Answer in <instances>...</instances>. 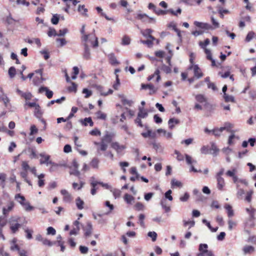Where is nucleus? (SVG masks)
<instances>
[{
	"label": "nucleus",
	"instance_id": "nucleus-15",
	"mask_svg": "<svg viewBox=\"0 0 256 256\" xmlns=\"http://www.w3.org/2000/svg\"><path fill=\"white\" fill-rule=\"evenodd\" d=\"M160 71L159 69L158 68L155 70L154 74L148 76L147 78L148 80H151L155 76H156V82H158L160 80H161V77L160 76Z\"/></svg>",
	"mask_w": 256,
	"mask_h": 256
},
{
	"label": "nucleus",
	"instance_id": "nucleus-57",
	"mask_svg": "<svg viewBox=\"0 0 256 256\" xmlns=\"http://www.w3.org/2000/svg\"><path fill=\"white\" fill-rule=\"evenodd\" d=\"M59 22V17L58 14L53 15L52 19L51 22L53 24H57Z\"/></svg>",
	"mask_w": 256,
	"mask_h": 256
},
{
	"label": "nucleus",
	"instance_id": "nucleus-52",
	"mask_svg": "<svg viewBox=\"0 0 256 256\" xmlns=\"http://www.w3.org/2000/svg\"><path fill=\"white\" fill-rule=\"evenodd\" d=\"M211 150L213 151L212 154L214 156H216L217 155V154L219 151L218 148H217L216 146L214 143L212 144Z\"/></svg>",
	"mask_w": 256,
	"mask_h": 256
},
{
	"label": "nucleus",
	"instance_id": "nucleus-61",
	"mask_svg": "<svg viewBox=\"0 0 256 256\" xmlns=\"http://www.w3.org/2000/svg\"><path fill=\"white\" fill-rule=\"evenodd\" d=\"M22 167L24 170V171H28L30 169V167L26 161H22Z\"/></svg>",
	"mask_w": 256,
	"mask_h": 256
},
{
	"label": "nucleus",
	"instance_id": "nucleus-42",
	"mask_svg": "<svg viewBox=\"0 0 256 256\" xmlns=\"http://www.w3.org/2000/svg\"><path fill=\"white\" fill-rule=\"evenodd\" d=\"M110 191L112 192L113 196L115 198H116L120 196L121 192L120 190L112 188Z\"/></svg>",
	"mask_w": 256,
	"mask_h": 256
},
{
	"label": "nucleus",
	"instance_id": "nucleus-38",
	"mask_svg": "<svg viewBox=\"0 0 256 256\" xmlns=\"http://www.w3.org/2000/svg\"><path fill=\"white\" fill-rule=\"evenodd\" d=\"M130 37L126 35L123 36L122 38V44L124 46L128 45L130 44Z\"/></svg>",
	"mask_w": 256,
	"mask_h": 256
},
{
	"label": "nucleus",
	"instance_id": "nucleus-39",
	"mask_svg": "<svg viewBox=\"0 0 256 256\" xmlns=\"http://www.w3.org/2000/svg\"><path fill=\"white\" fill-rule=\"evenodd\" d=\"M236 188H238L236 196L238 198H242L243 195L244 194V190L242 188H239L238 184H236Z\"/></svg>",
	"mask_w": 256,
	"mask_h": 256
},
{
	"label": "nucleus",
	"instance_id": "nucleus-30",
	"mask_svg": "<svg viewBox=\"0 0 256 256\" xmlns=\"http://www.w3.org/2000/svg\"><path fill=\"white\" fill-rule=\"evenodd\" d=\"M178 124L180 123V120L175 118H171L168 120V124L169 126V128L170 129H172L174 127V125L173 124Z\"/></svg>",
	"mask_w": 256,
	"mask_h": 256
},
{
	"label": "nucleus",
	"instance_id": "nucleus-5",
	"mask_svg": "<svg viewBox=\"0 0 256 256\" xmlns=\"http://www.w3.org/2000/svg\"><path fill=\"white\" fill-rule=\"evenodd\" d=\"M78 166H79V165H78V163L76 160V159H74L72 162V166H69V168L70 169H72V168H74V172L70 171V175H74L76 176L80 177V172L78 170Z\"/></svg>",
	"mask_w": 256,
	"mask_h": 256
},
{
	"label": "nucleus",
	"instance_id": "nucleus-25",
	"mask_svg": "<svg viewBox=\"0 0 256 256\" xmlns=\"http://www.w3.org/2000/svg\"><path fill=\"white\" fill-rule=\"evenodd\" d=\"M148 116V114L147 112L144 110L143 108H139L138 112V117H140L142 118H144L147 117Z\"/></svg>",
	"mask_w": 256,
	"mask_h": 256
},
{
	"label": "nucleus",
	"instance_id": "nucleus-8",
	"mask_svg": "<svg viewBox=\"0 0 256 256\" xmlns=\"http://www.w3.org/2000/svg\"><path fill=\"white\" fill-rule=\"evenodd\" d=\"M46 92V96L50 99L51 98L54 94V92L52 90L48 89V88L46 86H41L38 89V93H42L43 92Z\"/></svg>",
	"mask_w": 256,
	"mask_h": 256
},
{
	"label": "nucleus",
	"instance_id": "nucleus-20",
	"mask_svg": "<svg viewBox=\"0 0 256 256\" xmlns=\"http://www.w3.org/2000/svg\"><path fill=\"white\" fill-rule=\"evenodd\" d=\"M110 62L112 65L116 66L120 64L114 53H110L108 55Z\"/></svg>",
	"mask_w": 256,
	"mask_h": 256
},
{
	"label": "nucleus",
	"instance_id": "nucleus-36",
	"mask_svg": "<svg viewBox=\"0 0 256 256\" xmlns=\"http://www.w3.org/2000/svg\"><path fill=\"white\" fill-rule=\"evenodd\" d=\"M15 199L17 200L20 204L21 202L22 203L23 202L24 203H26V202L25 198L20 194H16Z\"/></svg>",
	"mask_w": 256,
	"mask_h": 256
},
{
	"label": "nucleus",
	"instance_id": "nucleus-32",
	"mask_svg": "<svg viewBox=\"0 0 256 256\" xmlns=\"http://www.w3.org/2000/svg\"><path fill=\"white\" fill-rule=\"evenodd\" d=\"M5 22L7 24L11 25L14 24V22H17V20L14 19L12 18L11 14H10L9 15L6 17Z\"/></svg>",
	"mask_w": 256,
	"mask_h": 256
},
{
	"label": "nucleus",
	"instance_id": "nucleus-18",
	"mask_svg": "<svg viewBox=\"0 0 256 256\" xmlns=\"http://www.w3.org/2000/svg\"><path fill=\"white\" fill-rule=\"evenodd\" d=\"M217 180V188L219 190H222L225 186L224 178L222 177L216 178Z\"/></svg>",
	"mask_w": 256,
	"mask_h": 256
},
{
	"label": "nucleus",
	"instance_id": "nucleus-23",
	"mask_svg": "<svg viewBox=\"0 0 256 256\" xmlns=\"http://www.w3.org/2000/svg\"><path fill=\"white\" fill-rule=\"evenodd\" d=\"M17 240L16 238H14L11 242L10 250L12 251L14 250H20L19 246L16 244Z\"/></svg>",
	"mask_w": 256,
	"mask_h": 256
},
{
	"label": "nucleus",
	"instance_id": "nucleus-41",
	"mask_svg": "<svg viewBox=\"0 0 256 256\" xmlns=\"http://www.w3.org/2000/svg\"><path fill=\"white\" fill-rule=\"evenodd\" d=\"M153 30L150 28H147L145 30H142L141 33L142 34L143 36H144L146 38H148V36L149 34H151Z\"/></svg>",
	"mask_w": 256,
	"mask_h": 256
},
{
	"label": "nucleus",
	"instance_id": "nucleus-3",
	"mask_svg": "<svg viewBox=\"0 0 256 256\" xmlns=\"http://www.w3.org/2000/svg\"><path fill=\"white\" fill-rule=\"evenodd\" d=\"M111 147L114 150L118 156H122L124 154V150L126 148L124 145H120L118 142H112L111 144Z\"/></svg>",
	"mask_w": 256,
	"mask_h": 256
},
{
	"label": "nucleus",
	"instance_id": "nucleus-49",
	"mask_svg": "<svg viewBox=\"0 0 256 256\" xmlns=\"http://www.w3.org/2000/svg\"><path fill=\"white\" fill-rule=\"evenodd\" d=\"M136 18L138 20H142V22H146L147 18H148V16L144 14H138Z\"/></svg>",
	"mask_w": 256,
	"mask_h": 256
},
{
	"label": "nucleus",
	"instance_id": "nucleus-21",
	"mask_svg": "<svg viewBox=\"0 0 256 256\" xmlns=\"http://www.w3.org/2000/svg\"><path fill=\"white\" fill-rule=\"evenodd\" d=\"M50 164H51V166L49 169L50 172H53L57 170L58 166H66L64 164H58L52 162H50Z\"/></svg>",
	"mask_w": 256,
	"mask_h": 256
},
{
	"label": "nucleus",
	"instance_id": "nucleus-37",
	"mask_svg": "<svg viewBox=\"0 0 256 256\" xmlns=\"http://www.w3.org/2000/svg\"><path fill=\"white\" fill-rule=\"evenodd\" d=\"M124 200L127 204H130L134 200V198L128 194H126L124 196Z\"/></svg>",
	"mask_w": 256,
	"mask_h": 256
},
{
	"label": "nucleus",
	"instance_id": "nucleus-7",
	"mask_svg": "<svg viewBox=\"0 0 256 256\" xmlns=\"http://www.w3.org/2000/svg\"><path fill=\"white\" fill-rule=\"evenodd\" d=\"M194 24L196 27L204 30H214L213 26L208 23L194 21Z\"/></svg>",
	"mask_w": 256,
	"mask_h": 256
},
{
	"label": "nucleus",
	"instance_id": "nucleus-62",
	"mask_svg": "<svg viewBox=\"0 0 256 256\" xmlns=\"http://www.w3.org/2000/svg\"><path fill=\"white\" fill-rule=\"evenodd\" d=\"M56 234V231L55 230V229L52 227V226H49L48 228H47V234H48V235H52V236H54Z\"/></svg>",
	"mask_w": 256,
	"mask_h": 256
},
{
	"label": "nucleus",
	"instance_id": "nucleus-40",
	"mask_svg": "<svg viewBox=\"0 0 256 256\" xmlns=\"http://www.w3.org/2000/svg\"><path fill=\"white\" fill-rule=\"evenodd\" d=\"M234 138L236 139H239V137L238 136H236L234 133H231V134L228 137V144L229 145H232L234 144V142L232 140Z\"/></svg>",
	"mask_w": 256,
	"mask_h": 256
},
{
	"label": "nucleus",
	"instance_id": "nucleus-1",
	"mask_svg": "<svg viewBox=\"0 0 256 256\" xmlns=\"http://www.w3.org/2000/svg\"><path fill=\"white\" fill-rule=\"evenodd\" d=\"M82 38V40L84 42L83 44L84 46L83 58L86 60H90L91 58L90 48L86 44V42H90L92 46L94 48H97L98 45V38L94 33L89 34H84Z\"/></svg>",
	"mask_w": 256,
	"mask_h": 256
},
{
	"label": "nucleus",
	"instance_id": "nucleus-27",
	"mask_svg": "<svg viewBox=\"0 0 256 256\" xmlns=\"http://www.w3.org/2000/svg\"><path fill=\"white\" fill-rule=\"evenodd\" d=\"M76 203L78 210H82L84 208V202L80 197L76 198Z\"/></svg>",
	"mask_w": 256,
	"mask_h": 256
},
{
	"label": "nucleus",
	"instance_id": "nucleus-19",
	"mask_svg": "<svg viewBox=\"0 0 256 256\" xmlns=\"http://www.w3.org/2000/svg\"><path fill=\"white\" fill-rule=\"evenodd\" d=\"M60 193L64 196L63 200L66 202H70L71 200V196L66 190H62Z\"/></svg>",
	"mask_w": 256,
	"mask_h": 256
},
{
	"label": "nucleus",
	"instance_id": "nucleus-35",
	"mask_svg": "<svg viewBox=\"0 0 256 256\" xmlns=\"http://www.w3.org/2000/svg\"><path fill=\"white\" fill-rule=\"evenodd\" d=\"M222 132L223 130H221V127L220 128H216L212 130V134L216 137H219Z\"/></svg>",
	"mask_w": 256,
	"mask_h": 256
},
{
	"label": "nucleus",
	"instance_id": "nucleus-33",
	"mask_svg": "<svg viewBox=\"0 0 256 256\" xmlns=\"http://www.w3.org/2000/svg\"><path fill=\"white\" fill-rule=\"evenodd\" d=\"M160 205L162 206V208L164 210L165 212H170V206H166V200H161Z\"/></svg>",
	"mask_w": 256,
	"mask_h": 256
},
{
	"label": "nucleus",
	"instance_id": "nucleus-45",
	"mask_svg": "<svg viewBox=\"0 0 256 256\" xmlns=\"http://www.w3.org/2000/svg\"><path fill=\"white\" fill-rule=\"evenodd\" d=\"M161 70L166 74H170L172 72L171 68L170 66H167L164 64L162 66Z\"/></svg>",
	"mask_w": 256,
	"mask_h": 256
},
{
	"label": "nucleus",
	"instance_id": "nucleus-46",
	"mask_svg": "<svg viewBox=\"0 0 256 256\" xmlns=\"http://www.w3.org/2000/svg\"><path fill=\"white\" fill-rule=\"evenodd\" d=\"M16 70L14 67L11 66L8 70V74L10 78H14L16 75Z\"/></svg>",
	"mask_w": 256,
	"mask_h": 256
},
{
	"label": "nucleus",
	"instance_id": "nucleus-29",
	"mask_svg": "<svg viewBox=\"0 0 256 256\" xmlns=\"http://www.w3.org/2000/svg\"><path fill=\"white\" fill-rule=\"evenodd\" d=\"M21 205L24 208V210L27 212H30L34 210V207L30 206L29 202H26V203L21 202Z\"/></svg>",
	"mask_w": 256,
	"mask_h": 256
},
{
	"label": "nucleus",
	"instance_id": "nucleus-60",
	"mask_svg": "<svg viewBox=\"0 0 256 256\" xmlns=\"http://www.w3.org/2000/svg\"><path fill=\"white\" fill-rule=\"evenodd\" d=\"M97 184H100V185L102 186V187H104L106 189L110 190L112 188V187L110 185H109L108 184L104 183L103 182H98V181H97Z\"/></svg>",
	"mask_w": 256,
	"mask_h": 256
},
{
	"label": "nucleus",
	"instance_id": "nucleus-48",
	"mask_svg": "<svg viewBox=\"0 0 256 256\" xmlns=\"http://www.w3.org/2000/svg\"><path fill=\"white\" fill-rule=\"evenodd\" d=\"M190 65L189 66V69L192 70V66H194V54L193 52H191L190 55Z\"/></svg>",
	"mask_w": 256,
	"mask_h": 256
},
{
	"label": "nucleus",
	"instance_id": "nucleus-58",
	"mask_svg": "<svg viewBox=\"0 0 256 256\" xmlns=\"http://www.w3.org/2000/svg\"><path fill=\"white\" fill-rule=\"evenodd\" d=\"M168 12H170V14L174 16H178V14H180L182 12V10L180 8H178L176 11L170 8L168 10Z\"/></svg>",
	"mask_w": 256,
	"mask_h": 256
},
{
	"label": "nucleus",
	"instance_id": "nucleus-16",
	"mask_svg": "<svg viewBox=\"0 0 256 256\" xmlns=\"http://www.w3.org/2000/svg\"><path fill=\"white\" fill-rule=\"evenodd\" d=\"M234 125L229 122H226L224 124V126L222 127H221V130H226L228 132L231 133H234V130H232L231 129L233 128Z\"/></svg>",
	"mask_w": 256,
	"mask_h": 256
},
{
	"label": "nucleus",
	"instance_id": "nucleus-50",
	"mask_svg": "<svg viewBox=\"0 0 256 256\" xmlns=\"http://www.w3.org/2000/svg\"><path fill=\"white\" fill-rule=\"evenodd\" d=\"M116 82L113 84L112 87L114 90H118V87L120 85V80L118 78V74H116Z\"/></svg>",
	"mask_w": 256,
	"mask_h": 256
},
{
	"label": "nucleus",
	"instance_id": "nucleus-17",
	"mask_svg": "<svg viewBox=\"0 0 256 256\" xmlns=\"http://www.w3.org/2000/svg\"><path fill=\"white\" fill-rule=\"evenodd\" d=\"M94 144L96 146H98L99 147L98 148L97 150L98 152L100 150L101 151H105L107 149L108 145L106 144L102 141L100 142H94Z\"/></svg>",
	"mask_w": 256,
	"mask_h": 256
},
{
	"label": "nucleus",
	"instance_id": "nucleus-55",
	"mask_svg": "<svg viewBox=\"0 0 256 256\" xmlns=\"http://www.w3.org/2000/svg\"><path fill=\"white\" fill-rule=\"evenodd\" d=\"M154 12L156 14H158V16H160V15L166 14L168 12V10H161L160 8H156V10L154 11Z\"/></svg>",
	"mask_w": 256,
	"mask_h": 256
},
{
	"label": "nucleus",
	"instance_id": "nucleus-10",
	"mask_svg": "<svg viewBox=\"0 0 256 256\" xmlns=\"http://www.w3.org/2000/svg\"><path fill=\"white\" fill-rule=\"evenodd\" d=\"M42 158L40 160V164H46V166L50 164V162H52L50 160V156L45 154L44 153H41L40 154Z\"/></svg>",
	"mask_w": 256,
	"mask_h": 256
},
{
	"label": "nucleus",
	"instance_id": "nucleus-11",
	"mask_svg": "<svg viewBox=\"0 0 256 256\" xmlns=\"http://www.w3.org/2000/svg\"><path fill=\"white\" fill-rule=\"evenodd\" d=\"M82 229L85 232L84 236L86 237L89 236L92 233V226L91 222H88L86 227L82 226Z\"/></svg>",
	"mask_w": 256,
	"mask_h": 256
},
{
	"label": "nucleus",
	"instance_id": "nucleus-4",
	"mask_svg": "<svg viewBox=\"0 0 256 256\" xmlns=\"http://www.w3.org/2000/svg\"><path fill=\"white\" fill-rule=\"evenodd\" d=\"M196 100L200 103H204V106L212 109V106L207 102V98L204 94H198L195 96Z\"/></svg>",
	"mask_w": 256,
	"mask_h": 256
},
{
	"label": "nucleus",
	"instance_id": "nucleus-47",
	"mask_svg": "<svg viewBox=\"0 0 256 256\" xmlns=\"http://www.w3.org/2000/svg\"><path fill=\"white\" fill-rule=\"evenodd\" d=\"M42 243L44 246H52V245L56 244V242H51L50 240L46 239L44 238L43 241L42 242Z\"/></svg>",
	"mask_w": 256,
	"mask_h": 256
},
{
	"label": "nucleus",
	"instance_id": "nucleus-24",
	"mask_svg": "<svg viewBox=\"0 0 256 256\" xmlns=\"http://www.w3.org/2000/svg\"><path fill=\"white\" fill-rule=\"evenodd\" d=\"M81 123L82 125L84 126H86L88 125V124H89L90 126H92L94 125V122L91 118H86L84 120H80Z\"/></svg>",
	"mask_w": 256,
	"mask_h": 256
},
{
	"label": "nucleus",
	"instance_id": "nucleus-53",
	"mask_svg": "<svg viewBox=\"0 0 256 256\" xmlns=\"http://www.w3.org/2000/svg\"><path fill=\"white\" fill-rule=\"evenodd\" d=\"M145 218V216L144 214H141L139 216V223L142 227L144 228V219Z\"/></svg>",
	"mask_w": 256,
	"mask_h": 256
},
{
	"label": "nucleus",
	"instance_id": "nucleus-56",
	"mask_svg": "<svg viewBox=\"0 0 256 256\" xmlns=\"http://www.w3.org/2000/svg\"><path fill=\"white\" fill-rule=\"evenodd\" d=\"M68 90L70 92H76L77 90V84L74 82H72V86L68 88Z\"/></svg>",
	"mask_w": 256,
	"mask_h": 256
},
{
	"label": "nucleus",
	"instance_id": "nucleus-22",
	"mask_svg": "<svg viewBox=\"0 0 256 256\" xmlns=\"http://www.w3.org/2000/svg\"><path fill=\"white\" fill-rule=\"evenodd\" d=\"M112 138V134L106 132V134L102 138V141L106 143H110Z\"/></svg>",
	"mask_w": 256,
	"mask_h": 256
},
{
	"label": "nucleus",
	"instance_id": "nucleus-51",
	"mask_svg": "<svg viewBox=\"0 0 256 256\" xmlns=\"http://www.w3.org/2000/svg\"><path fill=\"white\" fill-rule=\"evenodd\" d=\"M48 36L51 37L52 36H58V34H56V30L54 28H50L48 32Z\"/></svg>",
	"mask_w": 256,
	"mask_h": 256
},
{
	"label": "nucleus",
	"instance_id": "nucleus-26",
	"mask_svg": "<svg viewBox=\"0 0 256 256\" xmlns=\"http://www.w3.org/2000/svg\"><path fill=\"white\" fill-rule=\"evenodd\" d=\"M78 10L80 12L83 16H88L87 12L88 9L85 8L84 5H79Z\"/></svg>",
	"mask_w": 256,
	"mask_h": 256
},
{
	"label": "nucleus",
	"instance_id": "nucleus-44",
	"mask_svg": "<svg viewBox=\"0 0 256 256\" xmlns=\"http://www.w3.org/2000/svg\"><path fill=\"white\" fill-rule=\"evenodd\" d=\"M99 160L97 158H94L90 162V166L94 168H98Z\"/></svg>",
	"mask_w": 256,
	"mask_h": 256
},
{
	"label": "nucleus",
	"instance_id": "nucleus-59",
	"mask_svg": "<svg viewBox=\"0 0 256 256\" xmlns=\"http://www.w3.org/2000/svg\"><path fill=\"white\" fill-rule=\"evenodd\" d=\"M184 226H186L187 225H190L189 228L194 226L195 224V222L194 220L192 221H186V220H183Z\"/></svg>",
	"mask_w": 256,
	"mask_h": 256
},
{
	"label": "nucleus",
	"instance_id": "nucleus-12",
	"mask_svg": "<svg viewBox=\"0 0 256 256\" xmlns=\"http://www.w3.org/2000/svg\"><path fill=\"white\" fill-rule=\"evenodd\" d=\"M236 169L234 168L232 170H228L226 172V174L230 177H232L234 183H236L238 182L240 179L238 178V176L236 175Z\"/></svg>",
	"mask_w": 256,
	"mask_h": 256
},
{
	"label": "nucleus",
	"instance_id": "nucleus-6",
	"mask_svg": "<svg viewBox=\"0 0 256 256\" xmlns=\"http://www.w3.org/2000/svg\"><path fill=\"white\" fill-rule=\"evenodd\" d=\"M34 114L36 117L40 120L44 124V129L46 128V120L42 118V112L40 110V106H38L37 108H36L34 109Z\"/></svg>",
	"mask_w": 256,
	"mask_h": 256
},
{
	"label": "nucleus",
	"instance_id": "nucleus-34",
	"mask_svg": "<svg viewBox=\"0 0 256 256\" xmlns=\"http://www.w3.org/2000/svg\"><path fill=\"white\" fill-rule=\"evenodd\" d=\"M223 98L224 100V101L226 102H235V100L234 96H229L227 94H224Z\"/></svg>",
	"mask_w": 256,
	"mask_h": 256
},
{
	"label": "nucleus",
	"instance_id": "nucleus-64",
	"mask_svg": "<svg viewBox=\"0 0 256 256\" xmlns=\"http://www.w3.org/2000/svg\"><path fill=\"white\" fill-rule=\"evenodd\" d=\"M148 236L150 237L152 239V240L153 242H154L156 240V237H157V234L154 232H148Z\"/></svg>",
	"mask_w": 256,
	"mask_h": 256
},
{
	"label": "nucleus",
	"instance_id": "nucleus-9",
	"mask_svg": "<svg viewBox=\"0 0 256 256\" xmlns=\"http://www.w3.org/2000/svg\"><path fill=\"white\" fill-rule=\"evenodd\" d=\"M242 251L244 256L251 254L255 252V248L252 246L246 244L243 246Z\"/></svg>",
	"mask_w": 256,
	"mask_h": 256
},
{
	"label": "nucleus",
	"instance_id": "nucleus-28",
	"mask_svg": "<svg viewBox=\"0 0 256 256\" xmlns=\"http://www.w3.org/2000/svg\"><path fill=\"white\" fill-rule=\"evenodd\" d=\"M224 208L227 210L228 216L229 218L232 217L234 215V211L231 206L226 204L224 206Z\"/></svg>",
	"mask_w": 256,
	"mask_h": 256
},
{
	"label": "nucleus",
	"instance_id": "nucleus-54",
	"mask_svg": "<svg viewBox=\"0 0 256 256\" xmlns=\"http://www.w3.org/2000/svg\"><path fill=\"white\" fill-rule=\"evenodd\" d=\"M171 184L172 187H174V186H178V187H182V184L181 182L176 180L175 179H172L171 181Z\"/></svg>",
	"mask_w": 256,
	"mask_h": 256
},
{
	"label": "nucleus",
	"instance_id": "nucleus-63",
	"mask_svg": "<svg viewBox=\"0 0 256 256\" xmlns=\"http://www.w3.org/2000/svg\"><path fill=\"white\" fill-rule=\"evenodd\" d=\"M90 134L92 136H100L101 132L98 128H94L90 132Z\"/></svg>",
	"mask_w": 256,
	"mask_h": 256
},
{
	"label": "nucleus",
	"instance_id": "nucleus-2",
	"mask_svg": "<svg viewBox=\"0 0 256 256\" xmlns=\"http://www.w3.org/2000/svg\"><path fill=\"white\" fill-rule=\"evenodd\" d=\"M20 219V217H11L8 220V223L10 225V230L12 233L15 234L17 232L19 228L21 226V224L18 222Z\"/></svg>",
	"mask_w": 256,
	"mask_h": 256
},
{
	"label": "nucleus",
	"instance_id": "nucleus-31",
	"mask_svg": "<svg viewBox=\"0 0 256 256\" xmlns=\"http://www.w3.org/2000/svg\"><path fill=\"white\" fill-rule=\"evenodd\" d=\"M14 206V205L13 202H10V205L8 206V208H3L2 212L4 215L6 216L8 214V212L12 209Z\"/></svg>",
	"mask_w": 256,
	"mask_h": 256
},
{
	"label": "nucleus",
	"instance_id": "nucleus-13",
	"mask_svg": "<svg viewBox=\"0 0 256 256\" xmlns=\"http://www.w3.org/2000/svg\"><path fill=\"white\" fill-rule=\"evenodd\" d=\"M90 186H92V188L90 190V193L92 195H95L96 193V190L98 188H96V186L98 185L97 184V180H95V178L94 176H92L90 178Z\"/></svg>",
	"mask_w": 256,
	"mask_h": 256
},
{
	"label": "nucleus",
	"instance_id": "nucleus-43",
	"mask_svg": "<svg viewBox=\"0 0 256 256\" xmlns=\"http://www.w3.org/2000/svg\"><path fill=\"white\" fill-rule=\"evenodd\" d=\"M148 144H150V145H152V147L153 148L156 150H158L159 148H160V145L159 143H157L155 140H154L152 141H151V142H148Z\"/></svg>",
	"mask_w": 256,
	"mask_h": 256
},
{
	"label": "nucleus",
	"instance_id": "nucleus-14",
	"mask_svg": "<svg viewBox=\"0 0 256 256\" xmlns=\"http://www.w3.org/2000/svg\"><path fill=\"white\" fill-rule=\"evenodd\" d=\"M194 70V76L198 79L203 76V73L202 72L198 64H195L192 66Z\"/></svg>",
	"mask_w": 256,
	"mask_h": 256
}]
</instances>
